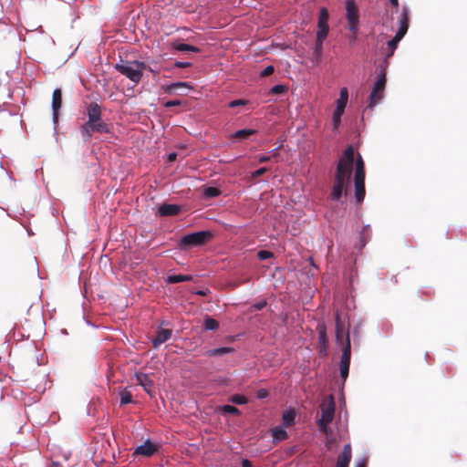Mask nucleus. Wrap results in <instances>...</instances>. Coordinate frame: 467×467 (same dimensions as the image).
Masks as SVG:
<instances>
[{
    "mask_svg": "<svg viewBox=\"0 0 467 467\" xmlns=\"http://www.w3.org/2000/svg\"><path fill=\"white\" fill-rule=\"evenodd\" d=\"M182 105V101L181 100H178V99H175V100H168L164 103V107L165 108H171V107H174V106H180Z\"/></svg>",
    "mask_w": 467,
    "mask_h": 467,
    "instance_id": "obj_42",
    "label": "nucleus"
},
{
    "mask_svg": "<svg viewBox=\"0 0 467 467\" xmlns=\"http://www.w3.org/2000/svg\"><path fill=\"white\" fill-rule=\"evenodd\" d=\"M203 194L207 198L217 197L221 194V191L216 187H206L203 191Z\"/></svg>",
    "mask_w": 467,
    "mask_h": 467,
    "instance_id": "obj_30",
    "label": "nucleus"
},
{
    "mask_svg": "<svg viewBox=\"0 0 467 467\" xmlns=\"http://www.w3.org/2000/svg\"><path fill=\"white\" fill-rule=\"evenodd\" d=\"M177 158V153L176 152H171L168 155V161L171 162V161H174Z\"/></svg>",
    "mask_w": 467,
    "mask_h": 467,
    "instance_id": "obj_48",
    "label": "nucleus"
},
{
    "mask_svg": "<svg viewBox=\"0 0 467 467\" xmlns=\"http://www.w3.org/2000/svg\"><path fill=\"white\" fill-rule=\"evenodd\" d=\"M335 322H336V341L337 343H340V342H342V340L344 338V325L340 319L338 313L336 314Z\"/></svg>",
    "mask_w": 467,
    "mask_h": 467,
    "instance_id": "obj_22",
    "label": "nucleus"
},
{
    "mask_svg": "<svg viewBox=\"0 0 467 467\" xmlns=\"http://www.w3.org/2000/svg\"><path fill=\"white\" fill-rule=\"evenodd\" d=\"M295 418H296V413L293 410H285L282 416L283 424L285 427L292 426L295 422Z\"/></svg>",
    "mask_w": 467,
    "mask_h": 467,
    "instance_id": "obj_25",
    "label": "nucleus"
},
{
    "mask_svg": "<svg viewBox=\"0 0 467 467\" xmlns=\"http://www.w3.org/2000/svg\"><path fill=\"white\" fill-rule=\"evenodd\" d=\"M355 162L354 186L355 197L357 202H363L366 194L365 191V163L360 154L355 160V152L352 145L348 146L338 160L336 173L337 175L351 178L353 165Z\"/></svg>",
    "mask_w": 467,
    "mask_h": 467,
    "instance_id": "obj_1",
    "label": "nucleus"
},
{
    "mask_svg": "<svg viewBox=\"0 0 467 467\" xmlns=\"http://www.w3.org/2000/svg\"><path fill=\"white\" fill-rule=\"evenodd\" d=\"M356 467H367V462L365 461L359 462Z\"/></svg>",
    "mask_w": 467,
    "mask_h": 467,
    "instance_id": "obj_50",
    "label": "nucleus"
},
{
    "mask_svg": "<svg viewBox=\"0 0 467 467\" xmlns=\"http://www.w3.org/2000/svg\"><path fill=\"white\" fill-rule=\"evenodd\" d=\"M181 211V207L177 204L162 203L156 213L157 216H174Z\"/></svg>",
    "mask_w": 467,
    "mask_h": 467,
    "instance_id": "obj_14",
    "label": "nucleus"
},
{
    "mask_svg": "<svg viewBox=\"0 0 467 467\" xmlns=\"http://www.w3.org/2000/svg\"><path fill=\"white\" fill-rule=\"evenodd\" d=\"M62 105V92L61 89L56 88L53 91L52 95V110H53V119L54 121L57 122L58 119V111Z\"/></svg>",
    "mask_w": 467,
    "mask_h": 467,
    "instance_id": "obj_15",
    "label": "nucleus"
},
{
    "mask_svg": "<svg viewBox=\"0 0 467 467\" xmlns=\"http://www.w3.org/2000/svg\"><path fill=\"white\" fill-rule=\"evenodd\" d=\"M171 336V330L168 328H160L157 331L155 338L152 339L153 348H157L166 342Z\"/></svg>",
    "mask_w": 467,
    "mask_h": 467,
    "instance_id": "obj_19",
    "label": "nucleus"
},
{
    "mask_svg": "<svg viewBox=\"0 0 467 467\" xmlns=\"http://www.w3.org/2000/svg\"><path fill=\"white\" fill-rule=\"evenodd\" d=\"M326 38H319V36L316 37V42L314 46L313 52L317 53V55H322L323 53V43Z\"/></svg>",
    "mask_w": 467,
    "mask_h": 467,
    "instance_id": "obj_33",
    "label": "nucleus"
},
{
    "mask_svg": "<svg viewBox=\"0 0 467 467\" xmlns=\"http://www.w3.org/2000/svg\"><path fill=\"white\" fill-rule=\"evenodd\" d=\"M119 396H120V405L130 404L133 401L131 393L126 389L122 390L119 393Z\"/></svg>",
    "mask_w": 467,
    "mask_h": 467,
    "instance_id": "obj_31",
    "label": "nucleus"
},
{
    "mask_svg": "<svg viewBox=\"0 0 467 467\" xmlns=\"http://www.w3.org/2000/svg\"><path fill=\"white\" fill-rule=\"evenodd\" d=\"M386 75H387V64L385 66H379V73L378 79L375 82L372 91L369 95L370 108L375 107L383 98V93L386 86Z\"/></svg>",
    "mask_w": 467,
    "mask_h": 467,
    "instance_id": "obj_5",
    "label": "nucleus"
},
{
    "mask_svg": "<svg viewBox=\"0 0 467 467\" xmlns=\"http://www.w3.org/2000/svg\"><path fill=\"white\" fill-rule=\"evenodd\" d=\"M87 115L88 119L80 128V132L85 141L88 140L95 132H110L109 124L101 119V108L98 103L91 102L88 106Z\"/></svg>",
    "mask_w": 467,
    "mask_h": 467,
    "instance_id": "obj_2",
    "label": "nucleus"
},
{
    "mask_svg": "<svg viewBox=\"0 0 467 467\" xmlns=\"http://www.w3.org/2000/svg\"><path fill=\"white\" fill-rule=\"evenodd\" d=\"M222 410L223 412L229 413V414H234V415H239L240 414V410L236 407L232 406V405H224V406H223Z\"/></svg>",
    "mask_w": 467,
    "mask_h": 467,
    "instance_id": "obj_35",
    "label": "nucleus"
},
{
    "mask_svg": "<svg viewBox=\"0 0 467 467\" xmlns=\"http://www.w3.org/2000/svg\"><path fill=\"white\" fill-rule=\"evenodd\" d=\"M115 68L132 82L139 83L141 79L142 72L146 68V65L144 62L138 60H120L119 63L116 64Z\"/></svg>",
    "mask_w": 467,
    "mask_h": 467,
    "instance_id": "obj_4",
    "label": "nucleus"
},
{
    "mask_svg": "<svg viewBox=\"0 0 467 467\" xmlns=\"http://www.w3.org/2000/svg\"><path fill=\"white\" fill-rule=\"evenodd\" d=\"M350 358H351V343H350V338H349V332L348 331L346 334L345 346L342 349L340 364L350 365Z\"/></svg>",
    "mask_w": 467,
    "mask_h": 467,
    "instance_id": "obj_21",
    "label": "nucleus"
},
{
    "mask_svg": "<svg viewBox=\"0 0 467 467\" xmlns=\"http://www.w3.org/2000/svg\"><path fill=\"white\" fill-rule=\"evenodd\" d=\"M197 295H200V296H205L206 295V291H203V290H200V291H197L196 293Z\"/></svg>",
    "mask_w": 467,
    "mask_h": 467,
    "instance_id": "obj_52",
    "label": "nucleus"
},
{
    "mask_svg": "<svg viewBox=\"0 0 467 467\" xmlns=\"http://www.w3.org/2000/svg\"><path fill=\"white\" fill-rule=\"evenodd\" d=\"M321 57H322V55H317V53L313 52L312 53V61L316 62V63H319L321 61Z\"/></svg>",
    "mask_w": 467,
    "mask_h": 467,
    "instance_id": "obj_46",
    "label": "nucleus"
},
{
    "mask_svg": "<svg viewBox=\"0 0 467 467\" xmlns=\"http://www.w3.org/2000/svg\"><path fill=\"white\" fill-rule=\"evenodd\" d=\"M242 467H252L251 462L247 459L242 461Z\"/></svg>",
    "mask_w": 467,
    "mask_h": 467,
    "instance_id": "obj_49",
    "label": "nucleus"
},
{
    "mask_svg": "<svg viewBox=\"0 0 467 467\" xmlns=\"http://www.w3.org/2000/svg\"><path fill=\"white\" fill-rule=\"evenodd\" d=\"M192 64L190 62H181V61H176L174 63V67H178V68H184V67H190Z\"/></svg>",
    "mask_w": 467,
    "mask_h": 467,
    "instance_id": "obj_43",
    "label": "nucleus"
},
{
    "mask_svg": "<svg viewBox=\"0 0 467 467\" xmlns=\"http://www.w3.org/2000/svg\"><path fill=\"white\" fill-rule=\"evenodd\" d=\"M234 351V348L230 347H223L219 348H213L206 351V356L208 357H215V356H223L229 353H233Z\"/></svg>",
    "mask_w": 467,
    "mask_h": 467,
    "instance_id": "obj_23",
    "label": "nucleus"
},
{
    "mask_svg": "<svg viewBox=\"0 0 467 467\" xmlns=\"http://www.w3.org/2000/svg\"><path fill=\"white\" fill-rule=\"evenodd\" d=\"M400 41V39H398L396 36H394L392 39L387 42V47L384 48L385 58L380 66H385L386 63L387 67L389 66L388 59L393 56Z\"/></svg>",
    "mask_w": 467,
    "mask_h": 467,
    "instance_id": "obj_18",
    "label": "nucleus"
},
{
    "mask_svg": "<svg viewBox=\"0 0 467 467\" xmlns=\"http://www.w3.org/2000/svg\"><path fill=\"white\" fill-rule=\"evenodd\" d=\"M348 93L346 88H341L339 93V98L337 100V108L333 113V125L334 128L337 129L340 123L341 117L344 113L345 108L348 103Z\"/></svg>",
    "mask_w": 467,
    "mask_h": 467,
    "instance_id": "obj_8",
    "label": "nucleus"
},
{
    "mask_svg": "<svg viewBox=\"0 0 467 467\" xmlns=\"http://www.w3.org/2000/svg\"><path fill=\"white\" fill-rule=\"evenodd\" d=\"M278 150H279V148L273 150L271 151V155H269L271 157V160L274 159L275 161V162L278 161V158H279Z\"/></svg>",
    "mask_w": 467,
    "mask_h": 467,
    "instance_id": "obj_44",
    "label": "nucleus"
},
{
    "mask_svg": "<svg viewBox=\"0 0 467 467\" xmlns=\"http://www.w3.org/2000/svg\"><path fill=\"white\" fill-rule=\"evenodd\" d=\"M321 417L317 420V423L318 429L323 433L329 434V424L332 422L335 416V400L332 395L324 399L320 404Z\"/></svg>",
    "mask_w": 467,
    "mask_h": 467,
    "instance_id": "obj_3",
    "label": "nucleus"
},
{
    "mask_svg": "<svg viewBox=\"0 0 467 467\" xmlns=\"http://www.w3.org/2000/svg\"><path fill=\"white\" fill-rule=\"evenodd\" d=\"M349 182L350 179L335 174L330 198L339 201L343 194L347 195Z\"/></svg>",
    "mask_w": 467,
    "mask_h": 467,
    "instance_id": "obj_7",
    "label": "nucleus"
},
{
    "mask_svg": "<svg viewBox=\"0 0 467 467\" xmlns=\"http://www.w3.org/2000/svg\"><path fill=\"white\" fill-rule=\"evenodd\" d=\"M265 306H266V302L263 301V302H260V303H257V304L254 305V307L256 310H262Z\"/></svg>",
    "mask_w": 467,
    "mask_h": 467,
    "instance_id": "obj_47",
    "label": "nucleus"
},
{
    "mask_svg": "<svg viewBox=\"0 0 467 467\" xmlns=\"http://www.w3.org/2000/svg\"><path fill=\"white\" fill-rule=\"evenodd\" d=\"M274 71H275L274 67L268 66L263 71H261L260 77H262V78L268 77V76L272 75L274 73Z\"/></svg>",
    "mask_w": 467,
    "mask_h": 467,
    "instance_id": "obj_39",
    "label": "nucleus"
},
{
    "mask_svg": "<svg viewBox=\"0 0 467 467\" xmlns=\"http://www.w3.org/2000/svg\"><path fill=\"white\" fill-rule=\"evenodd\" d=\"M203 327L206 330H215L219 327V323L217 320H215L210 317H207L204 319Z\"/></svg>",
    "mask_w": 467,
    "mask_h": 467,
    "instance_id": "obj_29",
    "label": "nucleus"
},
{
    "mask_svg": "<svg viewBox=\"0 0 467 467\" xmlns=\"http://www.w3.org/2000/svg\"><path fill=\"white\" fill-rule=\"evenodd\" d=\"M135 377L137 384L141 386L147 393L150 394L153 387V381L150 379V376L142 372H137Z\"/></svg>",
    "mask_w": 467,
    "mask_h": 467,
    "instance_id": "obj_16",
    "label": "nucleus"
},
{
    "mask_svg": "<svg viewBox=\"0 0 467 467\" xmlns=\"http://www.w3.org/2000/svg\"><path fill=\"white\" fill-rule=\"evenodd\" d=\"M317 334H318V345L317 349L318 353L322 357L327 356V327L325 324H318L317 327Z\"/></svg>",
    "mask_w": 467,
    "mask_h": 467,
    "instance_id": "obj_11",
    "label": "nucleus"
},
{
    "mask_svg": "<svg viewBox=\"0 0 467 467\" xmlns=\"http://www.w3.org/2000/svg\"><path fill=\"white\" fill-rule=\"evenodd\" d=\"M192 280L191 275H173L168 277V283L170 284H177L181 282L190 281Z\"/></svg>",
    "mask_w": 467,
    "mask_h": 467,
    "instance_id": "obj_28",
    "label": "nucleus"
},
{
    "mask_svg": "<svg viewBox=\"0 0 467 467\" xmlns=\"http://www.w3.org/2000/svg\"><path fill=\"white\" fill-rule=\"evenodd\" d=\"M268 171V169L266 167H262L256 171H254L253 173H252V176L254 178H257V177H260L262 176L263 174H265L266 171Z\"/></svg>",
    "mask_w": 467,
    "mask_h": 467,
    "instance_id": "obj_40",
    "label": "nucleus"
},
{
    "mask_svg": "<svg viewBox=\"0 0 467 467\" xmlns=\"http://www.w3.org/2000/svg\"><path fill=\"white\" fill-rule=\"evenodd\" d=\"M352 458L350 444H346L342 452L337 456L336 467H348Z\"/></svg>",
    "mask_w": 467,
    "mask_h": 467,
    "instance_id": "obj_13",
    "label": "nucleus"
},
{
    "mask_svg": "<svg viewBox=\"0 0 467 467\" xmlns=\"http://www.w3.org/2000/svg\"><path fill=\"white\" fill-rule=\"evenodd\" d=\"M328 11L326 7H321L319 11V16H318V22H317V36H319V38H327L328 32H329V26H328Z\"/></svg>",
    "mask_w": 467,
    "mask_h": 467,
    "instance_id": "obj_10",
    "label": "nucleus"
},
{
    "mask_svg": "<svg viewBox=\"0 0 467 467\" xmlns=\"http://www.w3.org/2000/svg\"><path fill=\"white\" fill-rule=\"evenodd\" d=\"M272 436L274 441H282L287 438V432L281 427H276L272 430Z\"/></svg>",
    "mask_w": 467,
    "mask_h": 467,
    "instance_id": "obj_26",
    "label": "nucleus"
},
{
    "mask_svg": "<svg viewBox=\"0 0 467 467\" xmlns=\"http://www.w3.org/2000/svg\"><path fill=\"white\" fill-rule=\"evenodd\" d=\"M389 2L394 7L399 6V0H389Z\"/></svg>",
    "mask_w": 467,
    "mask_h": 467,
    "instance_id": "obj_51",
    "label": "nucleus"
},
{
    "mask_svg": "<svg viewBox=\"0 0 467 467\" xmlns=\"http://www.w3.org/2000/svg\"><path fill=\"white\" fill-rule=\"evenodd\" d=\"M162 88L169 94H181L180 91L182 89H192V88L187 82H175L170 85H165Z\"/></svg>",
    "mask_w": 467,
    "mask_h": 467,
    "instance_id": "obj_20",
    "label": "nucleus"
},
{
    "mask_svg": "<svg viewBox=\"0 0 467 467\" xmlns=\"http://www.w3.org/2000/svg\"><path fill=\"white\" fill-rule=\"evenodd\" d=\"M157 451L158 447L155 444H153L150 441H147L143 444L136 448L134 454L150 457L153 454H155Z\"/></svg>",
    "mask_w": 467,
    "mask_h": 467,
    "instance_id": "obj_12",
    "label": "nucleus"
},
{
    "mask_svg": "<svg viewBox=\"0 0 467 467\" xmlns=\"http://www.w3.org/2000/svg\"><path fill=\"white\" fill-rule=\"evenodd\" d=\"M258 161L261 163L266 162V161H271V157L269 155H262V156L258 157Z\"/></svg>",
    "mask_w": 467,
    "mask_h": 467,
    "instance_id": "obj_45",
    "label": "nucleus"
},
{
    "mask_svg": "<svg viewBox=\"0 0 467 467\" xmlns=\"http://www.w3.org/2000/svg\"><path fill=\"white\" fill-rule=\"evenodd\" d=\"M248 103L247 100L245 99H235V100H233L229 103V107L230 108H236V107H239V106H244Z\"/></svg>",
    "mask_w": 467,
    "mask_h": 467,
    "instance_id": "obj_38",
    "label": "nucleus"
},
{
    "mask_svg": "<svg viewBox=\"0 0 467 467\" xmlns=\"http://www.w3.org/2000/svg\"><path fill=\"white\" fill-rule=\"evenodd\" d=\"M230 401L234 404H237V405H244L248 402V400L244 395L235 394V395L231 396Z\"/></svg>",
    "mask_w": 467,
    "mask_h": 467,
    "instance_id": "obj_32",
    "label": "nucleus"
},
{
    "mask_svg": "<svg viewBox=\"0 0 467 467\" xmlns=\"http://www.w3.org/2000/svg\"><path fill=\"white\" fill-rule=\"evenodd\" d=\"M349 366L350 365H346V364H340V366H339L340 377H341L343 381H346V379H347V378L348 376Z\"/></svg>",
    "mask_w": 467,
    "mask_h": 467,
    "instance_id": "obj_36",
    "label": "nucleus"
},
{
    "mask_svg": "<svg viewBox=\"0 0 467 467\" xmlns=\"http://www.w3.org/2000/svg\"><path fill=\"white\" fill-rule=\"evenodd\" d=\"M408 28H409V15H408L407 9L403 8L402 14H401V18L400 21V27H399L395 36L398 39L401 40L403 38V36L406 35Z\"/></svg>",
    "mask_w": 467,
    "mask_h": 467,
    "instance_id": "obj_17",
    "label": "nucleus"
},
{
    "mask_svg": "<svg viewBox=\"0 0 467 467\" xmlns=\"http://www.w3.org/2000/svg\"><path fill=\"white\" fill-rule=\"evenodd\" d=\"M255 133H256L255 130L244 129V130H239L235 131L232 135V137L234 139H237V140H244V139L248 138L249 136L254 135Z\"/></svg>",
    "mask_w": 467,
    "mask_h": 467,
    "instance_id": "obj_27",
    "label": "nucleus"
},
{
    "mask_svg": "<svg viewBox=\"0 0 467 467\" xmlns=\"http://www.w3.org/2000/svg\"><path fill=\"white\" fill-rule=\"evenodd\" d=\"M287 90V88L285 85H275L270 90V95H278L283 94Z\"/></svg>",
    "mask_w": 467,
    "mask_h": 467,
    "instance_id": "obj_34",
    "label": "nucleus"
},
{
    "mask_svg": "<svg viewBox=\"0 0 467 467\" xmlns=\"http://www.w3.org/2000/svg\"><path fill=\"white\" fill-rule=\"evenodd\" d=\"M346 10H347V20L348 24V28L352 32H356L358 30V9L353 0H348L346 3Z\"/></svg>",
    "mask_w": 467,
    "mask_h": 467,
    "instance_id": "obj_9",
    "label": "nucleus"
},
{
    "mask_svg": "<svg viewBox=\"0 0 467 467\" xmlns=\"http://www.w3.org/2000/svg\"><path fill=\"white\" fill-rule=\"evenodd\" d=\"M172 48L177 51L182 52H199V48L197 47L184 44V43H172Z\"/></svg>",
    "mask_w": 467,
    "mask_h": 467,
    "instance_id": "obj_24",
    "label": "nucleus"
},
{
    "mask_svg": "<svg viewBox=\"0 0 467 467\" xmlns=\"http://www.w3.org/2000/svg\"><path fill=\"white\" fill-rule=\"evenodd\" d=\"M213 237L210 231H200L184 235L180 241V248L187 249L194 246H200L206 244Z\"/></svg>",
    "mask_w": 467,
    "mask_h": 467,
    "instance_id": "obj_6",
    "label": "nucleus"
},
{
    "mask_svg": "<svg viewBox=\"0 0 467 467\" xmlns=\"http://www.w3.org/2000/svg\"><path fill=\"white\" fill-rule=\"evenodd\" d=\"M268 395H269V392L265 389H260L256 392V397L258 399H265L266 397H268Z\"/></svg>",
    "mask_w": 467,
    "mask_h": 467,
    "instance_id": "obj_41",
    "label": "nucleus"
},
{
    "mask_svg": "<svg viewBox=\"0 0 467 467\" xmlns=\"http://www.w3.org/2000/svg\"><path fill=\"white\" fill-rule=\"evenodd\" d=\"M273 253L266 250H261L257 253V256L260 260H266L273 257Z\"/></svg>",
    "mask_w": 467,
    "mask_h": 467,
    "instance_id": "obj_37",
    "label": "nucleus"
}]
</instances>
